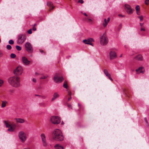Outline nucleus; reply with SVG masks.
Listing matches in <instances>:
<instances>
[{
	"mask_svg": "<svg viewBox=\"0 0 149 149\" xmlns=\"http://www.w3.org/2000/svg\"><path fill=\"white\" fill-rule=\"evenodd\" d=\"M8 82L11 86L15 88H18L20 86V78L18 77H10L8 79Z\"/></svg>",
	"mask_w": 149,
	"mask_h": 149,
	"instance_id": "obj_1",
	"label": "nucleus"
},
{
	"mask_svg": "<svg viewBox=\"0 0 149 149\" xmlns=\"http://www.w3.org/2000/svg\"><path fill=\"white\" fill-rule=\"evenodd\" d=\"M53 138L57 141H62L64 139V137L61 131L59 129H56L53 133Z\"/></svg>",
	"mask_w": 149,
	"mask_h": 149,
	"instance_id": "obj_2",
	"label": "nucleus"
},
{
	"mask_svg": "<svg viewBox=\"0 0 149 149\" xmlns=\"http://www.w3.org/2000/svg\"><path fill=\"white\" fill-rule=\"evenodd\" d=\"M4 122L6 127L9 128L8 129V131L13 132L14 131L16 127V125L15 124L13 123L11 124L10 122L8 120H5Z\"/></svg>",
	"mask_w": 149,
	"mask_h": 149,
	"instance_id": "obj_3",
	"label": "nucleus"
},
{
	"mask_svg": "<svg viewBox=\"0 0 149 149\" xmlns=\"http://www.w3.org/2000/svg\"><path fill=\"white\" fill-rule=\"evenodd\" d=\"M18 136L21 142L24 143L26 140L27 137L26 133L23 131H21L18 133Z\"/></svg>",
	"mask_w": 149,
	"mask_h": 149,
	"instance_id": "obj_4",
	"label": "nucleus"
},
{
	"mask_svg": "<svg viewBox=\"0 0 149 149\" xmlns=\"http://www.w3.org/2000/svg\"><path fill=\"white\" fill-rule=\"evenodd\" d=\"M100 42L103 45H106L108 43V39L105 33H104L100 38Z\"/></svg>",
	"mask_w": 149,
	"mask_h": 149,
	"instance_id": "obj_5",
	"label": "nucleus"
},
{
	"mask_svg": "<svg viewBox=\"0 0 149 149\" xmlns=\"http://www.w3.org/2000/svg\"><path fill=\"white\" fill-rule=\"evenodd\" d=\"M50 120L51 122L54 124H58L61 122L60 118L58 116H52Z\"/></svg>",
	"mask_w": 149,
	"mask_h": 149,
	"instance_id": "obj_6",
	"label": "nucleus"
},
{
	"mask_svg": "<svg viewBox=\"0 0 149 149\" xmlns=\"http://www.w3.org/2000/svg\"><path fill=\"white\" fill-rule=\"evenodd\" d=\"M26 39V36L25 34H20L18 37L17 42L18 43L22 44Z\"/></svg>",
	"mask_w": 149,
	"mask_h": 149,
	"instance_id": "obj_7",
	"label": "nucleus"
},
{
	"mask_svg": "<svg viewBox=\"0 0 149 149\" xmlns=\"http://www.w3.org/2000/svg\"><path fill=\"white\" fill-rule=\"evenodd\" d=\"M26 50L29 53H32L33 51V49L31 44L29 42H27L25 45Z\"/></svg>",
	"mask_w": 149,
	"mask_h": 149,
	"instance_id": "obj_8",
	"label": "nucleus"
},
{
	"mask_svg": "<svg viewBox=\"0 0 149 149\" xmlns=\"http://www.w3.org/2000/svg\"><path fill=\"white\" fill-rule=\"evenodd\" d=\"M23 71L22 68L21 66H18L14 70V73L16 75H20L22 74Z\"/></svg>",
	"mask_w": 149,
	"mask_h": 149,
	"instance_id": "obj_9",
	"label": "nucleus"
},
{
	"mask_svg": "<svg viewBox=\"0 0 149 149\" xmlns=\"http://www.w3.org/2000/svg\"><path fill=\"white\" fill-rule=\"evenodd\" d=\"M54 81L56 83H60L64 80L63 77H59L57 74H56L54 77Z\"/></svg>",
	"mask_w": 149,
	"mask_h": 149,
	"instance_id": "obj_10",
	"label": "nucleus"
},
{
	"mask_svg": "<svg viewBox=\"0 0 149 149\" xmlns=\"http://www.w3.org/2000/svg\"><path fill=\"white\" fill-rule=\"evenodd\" d=\"M41 137L43 146L44 147H46L47 145V143L45 134H42L41 135Z\"/></svg>",
	"mask_w": 149,
	"mask_h": 149,
	"instance_id": "obj_11",
	"label": "nucleus"
},
{
	"mask_svg": "<svg viewBox=\"0 0 149 149\" xmlns=\"http://www.w3.org/2000/svg\"><path fill=\"white\" fill-rule=\"evenodd\" d=\"M117 55L116 52L114 51H111L109 53V58L111 60L116 58Z\"/></svg>",
	"mask_w": 149,
	"mask_h": 149,
	"instance_id": "obj_12",
	"label": "nucleus"
},
{
	"mask_svg": "<svg viewBox=\"0 0 149 149\" xmlns=\"http://www.w3.org/2000/svg\"><path fill=\"white\" fill-rule=\"evenodd\" d=\"M22 61L23 64L26 65H28L30 63V61H29L27 58L25 56H23L22 58Z\"/></svg>",
	"mask_w": 149,
	"mask_h": 149,
	"instance_id": "obj_13",
	"label": "nucleus"
},
{
	"mask_svg": "<svg viewBox=\"0 0 149 149\" xmlns=\"http://www.w3.org/2000/svg\"><path fill=\"white\" fill-rule=\"evenodd\" d=\"M94 41V39L92 38H89L87 39L84 40H83V42L86 44V43H90Z\"/></svg>",
	"mask_w": 149,
	"mask_h": 149,
	"instance_id": "obj_14",
	"label": "nucleus"
},
{
	"mask_svg": "<svg viewBox=\"0 0 149 149\" xmlns=\"http://www.w3.org/2000/svg\"><path fill=\"white\" fill-rule=\"evenodd\" d=\"M136 71L137 74H139L140 73H143L145 71V70L143 67H140L138 69H136Z\"/></svg>",
	"mask_w": 149,
	"mask_h": 149,
	"instance_id": "obj_15",
	"label": "nucleus"
},
{
	"mask_svg": "<svg viewBox=\"0 0 149 149\" xmlns=\"http://www.w3.org/2000/svg\"><path fill=\"white\" fill-rule=\"evenodd\" d=\"M134 58L139 61H142L143 60V56L141 54H138Z\"/></svg>",
	"mask_w": 149,
	"mask_h": 149,
	"instance_id": "obj_16",
	"label": "nucleus"
},
{
	"mask_svg": "<svg viewBox=\"0 0 149 149\" xmlns=\"http://www.w3.org/2000/svg\"><path fill=\"white\" fill-rule=\"evenodd\" d=\"M59 96L57 93H55L53 95V97L52 98L51 101H53L54 100L56 99Z\"/></svg>",
	"mask_w": 149,
	"mask_h": 149,
	"instance_id": "obj_17",
	"label": "nucleus"
},
{
	"mask_svg": "<svg viewBox=\"0 0 149 149\" xmlns=\"http://www.w3.org/2000/svg\"><path fill=\"white\" fill-rule=\"evenodd\" d=\"M15 120H16L17 122V123H23L25 122L24 120V119L22 118H16L15 119Z\"/></svg>",
	"mask_w": 149,
	"mask_h": 149,
	"instance_id": "obj_18",
	"label": "nucleus"
},
{
	"mask_svg": "<svg viewBox=\"0 0 149 149\" xmlns=\"http://www.w3.org/2000/svg\"><path fill=\"white\" fill-rule=\"evenodd\" d=\"M54 148L56 149H63V147L59 144H56L54 146Z\"/></svg>",
	"mask_w": 149,
	"mask_h": 149,
	"instance_id": "obj_19",
	"label": "nucleus"
},
{
	"mask_svg": "<svg viewBox=\"0 0 149 149\" xmlns=\"http://www.w3.org/2000/svg\"><path fill=\"white\" fill-rule=\"evenodd\" d=\"M104 72L105 75L108 77H111V75L109 74L107 70L105 69L104 71Z\"/></svg>",
	"mask_w": 149,
	"mask_h": 149,
	"instance_id": "obj_20",
	"label": "nucleus"
},
{
	"mask_svg": "<svg viewBox=\"0 0 149 149\" xmlns=\"http://www.w3.org/2000/svg\"><path fill=\"white\" fill-rule=\"evenodd\" d=\"M7 103V102L6 101H2L1 107L4 108L6 106V104Z\"/></svg>",
	"mask_w": 149,
	"mask_h": 149,
	"instance_id": "obj_21",
	"label": "nucleus"
},
{
	"mask_svg": "<svg viewBox=\"0 0 149 149\" xmlns=\"http://www.w3.org/2000/svg\"><path fill=\"white\" fill-rule=\"evenodd\" d=\"M108 22L107 21L106 19H104V22L103 23V25L104 27H105L107 26Z\"/></svg>",
	"mask_w": 149,
	"mask_h": 149,
	"instance_id": "obj_22",
	"label": "nucleus"
},
{
	"mask_svg": "<svg viewBox=\"0 0 149 149\" xmlns=\"http://www.w3.org/2000/svg\"><path fill=\"white\" fill-rule=\"evenodd\" d=\"M63 86L65 88H68V86L67 85V83L66 81H64Z\"/></svg>",
	"mask_w": 149,
	"mask_h": 149,
	"instance_id": "obj_23",
	"label": "nucleus"
},
{
	"mask_svg": "<svg viewBox=\"0 0 149 149\" xmlns=\"http://www.w3.org/2000/svg\"><path fill=\"white\" fill-rule=\"evenodd\" d=\"M85 20L87 22L90 23H92V20L90 18H88L87 17L85 19Z\"/></svg>",
	"mask_w": 149,
	"mask_h": 149,
	"instance_id": "obj_24",
	"label": "nucleus"
},
{
	"mask_svg": "<svg viewBox=\"0 0 149 149\" xmlns=\"http://www.w3.org/2000/svg\"><path fill=\"white\" fill-rule=\"evenodd\" d=\"M127 11L128 13L130 14H132L133 13L132 9L131 8L130 9L127 10Z\"/></svg>",
	"mask_w": 149,
	"mask_h": 149,
	"instance_id": "obj_25",
	"label": "nucleus"
},
{
	"mask_svg": "<svg viewBox=\"0 0 149 149\" xmlns=\"http://www.w3.org/2000/svg\"><path fill=\"white\" fill-rule=\"evenodd\" d=\"M39 105L40 106L43 107H45L46 106V104L45 103L42 102L41 103L39 104Z\"/></svg>",
	"mask_w": 149,
	"mask_h": 149,
	"instance_id": "obj_26",
	"label": "nucleus"
},
{
	"mask_svg": "<svg viewBox=\"0 0 149 149\" xmlns=\"http://www.w3.org/2000/svg\"><path fill=\"white\" fill-rule=\"evenodd\" d=\"M125 7L127 10L130 9L131 8V6L129 5L128 4H125Z\"/></svg>",
	"mask_w": 149,
	"mask_h": 149,
	"instance_id": "obj_27",
	"label": "nucleus"
},
{
	"mask_svg": "<svg viewBox=\"0 0 149 149\" xmlns=\"http://www.w3.org/2000/svg\"><path fill=\"white\" fill-rule=\"evenodd\" d=\"M47 5L49 6V7H51V6H53L52 3L50 2H48L47 3Z\"/></svg>",
	"mask_w": 149,
	"mask_h": 149,
	"instance_id": "obj_28",
	"label": "nucleus"
},
{
	"mask_svg": "<svg viewBox=\"0 0 149 149\" xmlns=\"http://www.w3.org/2000/svg\"><path fill=\"white\" fill-rule=\"evenodd\" d=\"M16 49H17L18 51H20L21 50V47L20 46H18V45H16L15 47Z\"/></svg>",
	"mask_w": 149,
	"mask_h": 149,
	"instance_id": "obj_29",
	"label": "nucleus"
},
{
	"mask_svg": "<svg viewBox=\"0 0 149 149\" xmlns=\"http://www.w3.org/2000/svg\"><path fill=\"white\" fill-rule=\"evenodd\" d=\"M16 56V55L13 53H12L10 55V57L12 58H14Z\"/></svg>",
	"mask_w": 149,
	"mask_h": 149,
	"instance_id": "obj_30",
	"label": "nucleus"
},
{
	"mask_svg": "<svg viewBox=\"0 0 149 149\" xmlns=\"http://www.w3.org/2000/svg\"><path fill=\"white\" fill-rule=\"evenodd\" d=\"M137 18L140 19V21H142L143 19V15H141L140 16L137 17Z\"/></svg>",
	"mask_w": 149,
	"mask_h": 149,
	"instance_id": "obj_31",
	"label": "nucleus"
},
{
	"mask_svg": "<svg viewBox=\"0 0 149 149\" xmlns=\"http://www.w3.org/2000/svg\"><path fill=\"white\" fill-rule=\"evenodd\" d=\"M48 77V76L47 75L43 76L42 77H40V79H46Z\"/></svg>",
	"mask_w": 149,
	"mask_h": 149,
	"instance_id": "obj_32",
	"label": "nucleus"
},
{
	"mask_svg": "<svg viewBox=\"0 0 149 149\" xmlns=\"http://www.w3.org/2000/svg\"><path fill=\"white\" fill-rule=\"evenodd\" d=\"M135 8L136 11H139L140 10V7L139 5H137L136 6Z\"/></svg>",
	"mask_w": 149,
	"mask_h": 149,
	"instance_id": "obj_33",
	"label": "nucleus"
},
{
	"mask_svg": "<svg viewBox=\"0 0 149 149\" xmlns=\"http://www.w3.org/2000/svg\"><path fill=\"white\" fill-rule=\"evenodd\" d=\"M9 43L10 45H13L14 44V41L13 40H9Z\"/></svg>",
	"mask_w": 149,
	"mask_h": 149,
	"instance_id": "obj_34",
	"label": "nucleus"
},
{
	"mask_svg": "<svg viewBox=\"0 0 149 149\" xmlns=\"http://www.w3.org/2000/svg\"><path fill=\"white\" fill-rule=\"evenodd\" d=\"M7 48L8 50H10L11 49V46L10 45H7Z\"/></svg>",
	"mask_w": 149,
	"mask_h": 149,
	"instance_id": "obj_35",
	"label": "nucleus"
},
{
	"mask_svg": "<svg viewBox=\"0 0 149 149\" xmlns=\"http://www.w3.org/2000/svg\"><path fill=\"white\" fill-rule=\"evenodd\" d=\"M141 31H145V28L144 27H141Z\"/></svg>",
	"mask_w": 149,
	"mask_h": 149,
	"instance_id": "obj_36",
	"label": "nucleus"
},
{
	"mask_svg": "<svg viewBox=\"0 0 149 149\" xmlns=\"http://www.w3.org/2000/svg\"><path fill=\"white\" fill-rule=\"evenodd\" d=\"M49 11H51L52 10L54 7V6H51V7H49Z\"/></svg>",
	"mask_w": 149,
	"mask_h": 149,
	"instance_id": "obj_37",
	"label": "nucleus"
},
{
	"mask_svg": "<svg viewBox=\"0 0 149 149\" xmlns=\"http://www.w3.org/2000/svg\"><path fill=\"white\" fill-rule=\"evenodd\" d=\"M28 33L29 34H31L32 33V31L31 29H30L28 31Z\"/></svg>",
	"mask_w": 149,
	"mask_h": 149,
	"instance_id": "obj_38",
	"label": "nucleus"
},
{
	"mask_svg": "<svg viewBox=\"0 0 149 149\" xmlns=\"http://www.w3.org/2000/svg\"><path fill=\"white\" fill-rule=\"evenodd\" d=\"M149 3V0H146L145 1V3L146 4H148Z\"/></svg>",
	"mask_w": 149,
	"mask_h": 149,
	"instance_id": "obj_39",
	"label": "nucleus"
},
{
	"mask_svg": "<svg viewBox=\"0 0 149 149\" xmlns=\"http://www.w3.org/2000/svg\"><path fill=\"white\" fill-rule=\"evenodd\" d=\"M3 83V81L2 80H0V86H1Z\"/></svg>",
	"mask_w": 149,
	"mask_h": 149,
	"instance_id": "obj_40",
	"label": "nucleus"
},
{
	"mask_svg": "<svg viewBox=\"0 0 149 149\" xmlns=\"http://www.w3.org/2000/svg\"><path fill=\"white\" fill-rule=\"evenodd\" d=\"M78 3H81L82 4L83 3L84 1L82 0H79L78 1Z\"/></svg>",
	"mask_w": 149,
	"mask_h": 149,
	"instance_id": "obj_41",
	"label": "nucleus"
},
{
	"mask_svg": "<svg viewBox=\"0 0 149 149\" xmlns=\"http://www.w3.org/2000/svg\"><path fill=\"white\" fill-rule=\"evenodd\" d=\"M9 92L11 94L12 93H13L14 92V91L13 90H10L9 91Z\"/></svg>",
	"mask_w": 149,
	"mask_h": 149,
	"instance_id": "obj_42",
	"label": "nucleus"
},
{
	"mask_svg": "<svg viewBox=\"0 0 149 149\" xmlns=\"http://www.w3.org/2000/svg\"><path fill=\"white\" fill-rule=\"evenodd\" d=\"M140 26H141V27H144L143 26V25H144V23H140Z\"/></svg>",
	"mask_w": 149,
	"mask_h": 149,
	"instance_id": "obj_43",
	"label": "nucleus"
},
{
	"mask_svg": "<svg viewBox=\"0 0 149 149\" xmlns=\"http://www.w3.org/2000/svg\"><path fill=\"white\" fill-rule=\"evenodd\" d=\"M78 106L79 109H81L82 108V107L81 106V105L79 104H78Z\"/></svg>",
	"mask_w": 149,
	"mask_h": 149,
	"instance_id": "obj_44",
	"label": "nucleus"
},
{
	"mask_svg": "<svg viewBox=\"0 0 149 149\" xmlns=\"http://www.w3.org/2000/svg\"><path fill=\"white\" fill-rule=\"evenodd\" d=\"M68 107H69V108H70L71 109H72V106L70 104H68Z\"/></svg>",
	"mask_w": 149,
	"mask_h": 149,
	"instance_id": "obj_45",
	"label": "nucleus"
},
{
	"mask_svg": "<svg viewBox=\"0 0 149 149\" xmlns=\"http://www.w3.org/2000/svg\"><path fill=\"white\" fill-rule=\"evenodd\" d=\"M68 95H70V96H71V92L70 91H68Z\"/></svg>",
	"mask_w": 149,
	"mask_h": 149,
	"instance_id": "obj_46",
	"label": "nucleus"
},
{
	"mask_svg": "<svg viewBox=\"0 0 149 149\" xmlns=\"http://www.w3.org/2000/svg\"><path fill=\"white\" fill-rule=\"evenodd\" d=\"M92 42H90V43H86V44H89V45H92V46H93V44L92 43H91Z\"/></svg>",
	"mask_w": 149,
	"mask_h": 149,
	"instance_id": "obj_47",
	"label": "nucleus"
},
{
	"mask_svg": "<svg viewBox=\"0 0 149 149\" xmlns=\"http://www.w3.org/2000/svg\"><path fill=\"white\" fill-rule=\"evenodd\" d=\"M33 30L34 31H35L36 30V28L34 26H33Z\"/></svg>",
	"mask_w": 149,
	"mask_h": 149,
	"instance_id": "obj_48",
	"label": "nucleus"
},
{
	"mask_svg": "<svg viewBox=\"0 0 149 149\" xmlns=\"http://www.w3.org/2000/svg\"><path fill=\"white\" fill-rule=\"evenodd\" d=\"M136 13L138 15H140V13L139 11H136Z\"/></svg>",
	"mask_w": 149,
	"mask_h": 149,
	"instance_id": "obj_49",
	"label": "nucleus"
},
{
	"mask_svg": "<svg viewBox=\"0 0 149 149\" xmlns=\"http://www.w3.org/2000/svg\"><path fill=\"white\" fill-rule=\"evenodd\" d=\"M33 81L34 82H36V79L33 78Z\"/></svg>",
	"mask_w": 149,
	"mask_h": 149,
	"instance_id": "obj_50",
	"label": "nucleus"
},
{
	"mask_svg": "<svg viewBox=\"0 0 149 149\" xmlns=\"http://www.w3.org/2000/svg\"><path fill=\"white\" fill-rule=\"evenodd\" d=\"M41 97L43 99H45L46 98V97L45 96H41Z\"/></svg>",
	"mask_w": 149,
	"mask_h": 149,
	"instance_id": "obj_51",
	"label": "nucleus"
},
{
	"mask_svg": "<svg viewBox=\"0 0 149 149\" xmlns=\"http://www.w3.org/2000/svg\"><path fill=\"white\" fill-rule=\"evenodd\" d=\"M109 79L111 80V81H113V79L111 77H108Z\"/></svg>",
	"mask_w": 149,
	"mask_h": 149,
	"instance_id": "obj_52",
	"label": "nucleus"
},
{
	"mask_svg": "<svg viewBox=\"0 0 149 149\" xmlns=\"http://www.w3.org/2000/svg\"><path fill=\"white\" fill-rule=\"evenodd\" d=\"M110 20V19L109 17L107 18V21L109 22Z\"/></svg>",
	"mask_w": 149,
	"mask_h": 149,
	"instance_id": "obj_53",
	"label": "nucleus"
},
{
	"mask_svg": "<svg viewBox=\"0 0 149 149\" xmlns=\"http://www.w3.org/2000/svg\"><path fill=\"white\" fill-rule=\"evenodd\" d=\"M71 97L70 96V97H69L68 99V101H69L71 99Z\"/></svg>",
	"mask_w": 149,
	"mask_h": 149,
	"instance_id": "obj_54",
	"label": "nucleus"
},
{
	"mask_svg": "<svg viewBox=\"0 0 149 149\" xmlns=\"http://www.w3.org/2000/svg\"><path fill=\"white\" fill-rule=\"evenodd\" d=\"M35 96H39V97H41V96L40 95H35Z\"/></svg>",
	"mask_w": 149,
	"mask_h": 149,
	"instance_id": "obj_55",
	"label": "nucleus"
},
{
	"mask_svg": "<svg viewBox=\"0 0 149 149\" xmlns=\"http://www.w3.org/2000/svg\"><path fill=\"white\" fill-rule=\"evenodd\" d=\"M40 51L41 53H43V51L42 50H40Z\"/></svg>",
	"mask_w": 149,
	"mask_h": 149,
	"instance_id": "obj_56",
	"label": "nucleus"
},
{
	"mask_svg": "<svg viewBox=\"0 0 149 149\" xmlns=\"http://www.w3.org/2000/svg\"><path fill=\"white\" fill-rule=\"evenodd\" d=\"M84 14L86 16H87V15L86 14V13H84Z\"/></svg>",
	"mask_w": 149,
	"mask_h": 149,
	"instance_id": "obj_57",
	"label": "nucleus"
},
{
	"mask_svg": "<svg viewBox=\"0 0 149 149\" xmlns=\"http://www.w3.org/2000/svg\"><path fill=\"white\" fill-rule=\"evenodd\" d=\"M2 55V53L0 52V57Z\"/></svg>",
	"mask_w": 149,
	"mask_h": 149,
	"instance_id": "obj_58",
	"label": "nucleus"
},
{
	"mask_svg": "<svg viewBox=\"0 0 149 149\" xmlns=\"http://www.w3.org/2000/svg\"><path fill=\"white\" fill-rule=\"evenodd\" d=\"M123 54H121V55L120 56V57H121L122 56Z\"/></svg>",
	"mask_w": 149,
	"mask_h": 149,
	"instance_id": "obj_59",
	"label": "nucleus"
},
{
	"mask_svg": "<svg viewBox=\"0 0 149 149\" xmlns=\"http://www.w3.org/2000/svg\"><path fill=\"white\" fill-rule=\"evenodd\" d=\"M61 124H62V125H63V124H64V123H63V121H62V122H61Z\"/></svg>",
	"mask_w": 149,
	"mask_h": 149,
	"instance_id": "obj_60",
	"label": "nucleus"
},
{
	"mask_svg": "<svg viewBox=\"0 0 149 149\" xmlns=\"http://www.w3.org/2000/svg\"><path fill=\"white\" fill-rule=\"evenodd\" d=\"M36 25V24H34L33 26H34L35 27Z\"/></svg>",
	"mask_w": 149,
	"mask_h": 149,
	"instance_id": "obj_61",
	"label": "nucleus"
},
{
	"mask_svg": "<svg viewBox=\"0 0 149 149\" xmlns=\"http://www.w3.org/2000/svg\"><path fill=\"white\" fill-rule=\"evenodd\" d=\"M24 149H29H29H27V148H24Z\"/></svg>",
	"mask_w": 149,
	"mask_h": 149,
	"instance_id": "obj_62",
	"label": "nucleus"
}]
</instances>
